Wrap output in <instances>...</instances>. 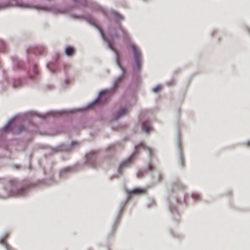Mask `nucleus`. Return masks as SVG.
<instances>
[{
	"instance_id": "obj_8",
	"label": "nucleus",
	"mask_w": 250,
	"mask_h": 250,
	"mask_svg": "<svg viewBox=\"0 0 250 250\" xmlns=\"http://www.w3.org/2000/svg\"><path fill=\"white\" fill-rule=\"evenodd\" d=\"M65 53L67 56H71L74 53V49L71 46H67L65 48Z\"/></svg>"
},
{
	"instance_id": "obj_6",
	"label": "nucleus",
	"mask_w": 250,
	"mask_h": 250,
	"mask_svg": "<svg viewBox=\"0 0 250 250\" xmlns=\"http://www.w3.org/2000/svg\"><path fill=\"white\" fill-rule=\"evenodd\" d=\"M143 129L147 133L151 130V127L148 122H145L143 124Z\"/></svg>"
},
{
	"instance_id": "obj_17",
	"label": "nucleus",
	"mask_w": 250,
	"mask_h": 250,
	"mask_svg": "<svg viewBox=\"0 0 250 250\" xmlns=\"http://www.w3.org/2000/svg\"><path fill=\"white\" fill-rule=\"evenodd\" d=\"M0 45H1L2 46L4 45V43L1 41H0Z\"/></svg>"
},
{
	"instance_id": "obj_7",
	"label": "nucleus",
	"mask_w": 250,
	"mask_h": 250,
	"mask_svg": "<svg viewBox=\"0 0 250 250\" xmlns=\"http://www.w3.org/2000/svg\"><path fill=\"white\" fill-rule=\"evenodd\" d=\"M146 189L140 188H135L131 191V193L132 194H144L146 193Z\"/></svg>"
},
{
	"instance_id": "obj_2",
	"label": "nucleus",
	"mask_w": 250,
	"mask_h": 250,
	"mask_svg": "<svg viewBox=\"0 0 250 250\" xmlns=\"http://www.w3.org/2000/svg\"><path fill=\"white\" fill-rule=\"evenodd\" d=\"M96 160V156L93 153H90L86 155V161L87 163L91 165L93 167H95L96 166L94 164L95 161Z\"/></svg>"
},
{
	"instance_id": "obj_18",
	"label": "nucleus",
	"mask_w": 250,
	"mask_h": 250,
	"mask_svg": "<svg viewBox=\"0 0 250 250\" xmlns=\"http://www.w3.org/2000/svg\"><path fill=\"white\" fill-rule=\"evenodd\" d=\"M7 237H8V235H6L5 236V239H6Z\"/></svg>"
},
{
	"instance_id": "obj_9",
	"label": "nucleus",
	"mask_w": 250,
	"mask_h": 250,
	"mask_svg": "<svg viewBox=\"0 0 250 250\" xmlns=\"http://www.w3.org/2000/svg\"><path fill=\"white\" fill-rule=\"evenodd\" d=\"M128 113V110L126 108H121L118 113V116L117 117L116 119H118L120 117H121L122 115H125Z\"/></svg>"
},
{
	"instance_id": "obj_4",
	"label": "nucleus",
	"mask_w": 250,
	"mask_h": 250,
	"mask_svg": "<svg viewBox=\"0 0 250 250\" xmlns=\"http://www.w3.org/2000/svg\"><path fill=\"white\" fill-rule=\"evenodd\" d=\"M134 155H132L128 159L124 161L121 165V167L123 168L124 167H127L131 164L134 159Z\"/></svg>"
},
{
	"instance_id": "obj_19",
	"label": "nucleus",
	"mask_w": 250,
	"mask_h": 250,
	"mask_svg": "<svg viewBox=\"0 0 250 250\" xmlns=\"http://www.w3.org/2000/svg\"><path fill=\"white\" fill-rule=\"evenodd\" d=\"M4 239H2V242L3 243L4 242Z\"/></svg>"
},
{
	"instance_id": "obj_14",
	"label": "nucleus",
	"mask_w": 250,
	"mask_h": 250,
	"mask_svg": "<svg viewBox=\"0 0 250 250\" xmlns=\"http://www.w3.org/2000/svg\"><path fill=\"white\" fill-rule=\"evenodd\" d=\"M121 81V79L119 78L116 81L115 83V87H116L117 86L118 84Z\"/></svg>"
},
{
	"instance_id": "obj_11",
	"label": "nucleus",
	"mask_w": 250,
	"mask_h": 250,
	"mask_svg": "<svg viewBox=\"0 0 250 250\" xmlns=\"http://www.w3.org/2000/svg\"><path fill=\"white\" fill-rule=\"evenodd\" d=\"M161 87L160 86H157L153 88V91L156 92L158 91L161 89Z\"/></svg>"
},
{
	"instance_id": "obj_1",
	"label": "nucleus",
	"mask_w": 250,
	"mask_h": 250,
	"mask_svg": "<svg viewBox=\"0 0 250 250\" xmlns=\"http://www.w3.org/2000/svg\"><path fill=\"white\" fill-rule=\"evenodd\" d=\"M131 48L132 49L134 59L136 63V65L138 68H140L141 64V54L139 50L134 44L131 45Z\"/></svg>"
},
{
	"instance_id": "obj_13",
	"label": "nucleus",
	"mask_w": 250,
	"mask_h": 250,
	"mask_svg": "<svg viewBox=\"0 0 250 250\" xmlns=\"http://www.w3.org/2000/svg\"><path fill=\"white\" fill-rule=\"evenodd\" d=\"M24 129V128L23 126H20L19 128V129H18V132H21V131H22Z\"/></svg>"
},
{
	"instance_id": "obj_15",
	"label": "nucleus",
	"mask_w": 250,
	"mask_h": 250,
	"mask_svg": "<svg viewBox=\"0 0 250 250\" xmlns=\"http://www.w3.org/2000/svg\"><path fill=\"white\" fill-rule=\"evenodd\" d=\"M153 167L152 165H149L148 166V170H152L153 169Z\"/></svg>"
},
{
	"instance_id": "obj_12",
	"label": "nucleus",
	"mask_w": 250,
	"mask_h": 250,
	"mask_svg": "<svg viewBox=\"0 0 250 250\" xmlns=\"http://www.w3.org/2000/svg\"><path fill=\"white\" fill-rule=\"evenodd\" d=\"M143 172L142 171H139L137 173V177L138 178H141L143 176Z\"/></svg>"
},
{
	"instance_id": "obj_5",
	"label": "nucleus",
	"mask_w": 250,
	"mask_h": 250,
	"mask_svg": "<svg viewBox=\"0 0 250 250\" xmlns=\"http://www.w3.org/2000/svg\"><path fill=\"white\" fill-rule=\"evenodd\" d=\"M140 148H142L145 150H147L150 154L151 155L152 153V150L151 148L147 147L145 145H144L143 143L140 144L138 146H136V151H137L138 149H139Z\"/></svg>"
},
{
	"instance_id": "obj_10",
	"label": "nucleus",
	"mask_w": 250,
	"mask_h": 250,
	"mask_svg": "<svg viewBox=\"0 0 250 250\" xmlns=\"http://www.w3.org/2000/svg\"><path fill=\"white\" fill-rule=\"evenodd\" d=\"M25 191V189L23 188H21L15 194V195H21L24 193Z\"/></svg>"
},
{
	"instance_id": "obj_16",
	"label": "nucleus",
	"mask_w": 250,
	"mask_h": 250,
	"mask_svg": "<svg viewBox=\"0 0 250 250\" xmlns=\"http://www.w3.org/2000/svg\"><path fill=\"white\" fill-rule=\"evenodd\" d=\"M198 197H199V196L198 195H193V197L194 198H197V199L198 198Z\"/></svg>"
},
{
	"instance_id": "obj_3",
	"label": "nucleus",
	"mask_w": 250,
	"mask_h": 250,
	"mask_svg": "<svg viewBox=\"0 0 250 250\" xmlns=\"http://www.w3.org/2000/svg\"><path fill=\"white\" fill-rule=\"evenodd\" d=\"M114 92L113 90H104L103 91H102L101 93H100V96H99V99L98 100H97L95 103H98V101L100 100V99H103V98L104 96H108V95H110L111 93H113Z\"/></svg>"
}]
</instances>
